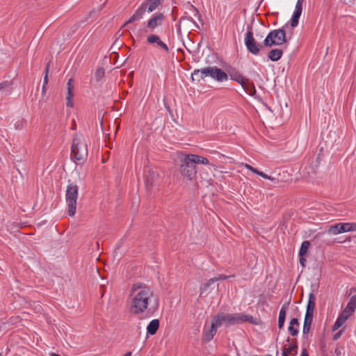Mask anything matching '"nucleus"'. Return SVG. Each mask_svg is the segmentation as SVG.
I'll list each match as a JSON object with an SVG mask.
<instances>
[{"mask_svg": "<svg viewBox=\"0 0 356 356\" xmlns=\"http://www.w3.org/2000/svg\"><path fill=\"white\" fill-rule=\"evenodd\" d=\"M154 293L150 288H145L143 291H138L132 298L130 307V312L134 315H138L147 311L149 316L156 312L159 306L158 297L155 296L154 304L148 307L151 298Z\"/></svg>", "mask_w": 356, "mask_h": 356, "instance_id": "f257e3e1", "label": "nucleus"}, {"mask_svg": "<svg viewBox=\"0 0 356 356\" xmlns=\"http://www.w3.org/2000/svg\"><path fill=\"white\" fill-rule=\"evenodd\" d=\"M72 156L79 162H83L88 156L87 144L81 134L76 133L73 136L72 147Z\"/></svg>", "mask_w": 356, "mask_h": 356, "instance_id": "f03ea898", "label": "nucleus"}, {"mask_svg": "<svg viewBox=\"0 0 356 356\" xmlns=\"http://www.w3.org/2000/svg\"><path fill=\"white\" fill-rule=\"evenodd\" d=\"M179 172L181 175L190 181H194L197 178V165L191 154L185 155L180 159Z\"/></svg>", "mask_w": 356, "mask_h": 356, "instance_id": "7ed1b4c3", "label": "nucleus"}, {"mask_svg": "<svg viewBox=\"0 0 356 356\" xmlns=\"http://www.w3.org/2000/svg\"><path fill=\"white\" fill-rule=\"evenodd\" d=\"M226 313L220 312L215 316H213L211 326L209 330H203V341L209 342L211 341L217 332L218 327H220L223 323H226Z\"/></svg>", "mask_w": 356, "mask_h": 356, "instance_id": "20e7f679", "label": "nucleus"}, {"mask_svg": "<svg viewBox=\"0 0 356 356\" xmlns=\"http://www.w3.org/2000/svg\"><path fill=\"white\" fill-rule=\"evenodd\" d=\"M287 40L286 31L283 27L270 31L264 40V45L271 47L274 45H281L286 43Z\"/></svg>", "mask_w": 356, "mask_h": 356, "instance_id": "39448f33", "label": "nucleus"}, {"mask_svg": "<svg viewBox=\"0 0 356 356\" xmlns=\"http://www.w3.org/2000/svg\"><path fill=\"white\" fill-rule=\"evenodd\" d=\"M78 191L79 186L74 183L69 184L66 188V201L68 203L67 213L70 216H73L76 213Z\"/></svg>", "mask_w": 356, "mask_h": 356, "instance_id": "423d86ee", "label": "nucleus"}, {"mask_svg": "<svg viewBox=\"0 0 356 356\" xmlns=\"http://www.w3.org/2000/svg\"><path fill=\"white\" fill-rule=\"evenodd\" d=\"M244 42L248 52L253 55H258L260 51L265 47L264 44H259L255 40L252 24L248 25Z\"/></svg>", "mask_w": 356, "mask_h": 356, "instance_id": "0eeeda50", "label": "nucleus"}, {"mask_svg": "<svg viewBox=\"0 0 356 356\" xmlns=\"http://www.w3.org/2000/svg\"><path fill=\"white\" fill-rule=\"evenodd\" d=\"M226 323L228 325H236L241 324L245 322H249L252 325H258L259 323V319L254 318L251 315L245 314L243 313L239 314H226L225 318Z\"/></svg>", "mask_w": 356, "mask_h": 356, "instance_id": "6e6552de", "label": "nucleus"}, {"mask_svg": "<svg viewBox=\"0 0 356 356\" xmlns=\"http://www.w3.org/2000/svg\"><path fill=\"white\" fill-rule=\"evenodd\" d=\"M145 177V186L147 190H151L160 180L159 173L156 168L145 167L144 169Z\"/></svg>", "mask_w": 356, "mask_h": 356, "instance_id": "1a4fd4ad", "label": "nucleus"}, {"mask_svg": "<svg viewBox=\"0 0 356 356\" xmlns=\"http://www.w3.org/2000/svg\"><path fill=\"white\" fill-rule=\"evenodd\" d=\"M327 234H338L356 231V222H338L326 227Z\"/></svg>", "mask_w": 356, "mask_h": 356, "instance_id": "9d476101", "label": "nucleus"}, {"mask_svg": "<svg viewBox=\"0 0 356 356\" xmlns=\"http://www.w3.org/2000/svg\"><path fill=\"white\" fill-rule=\"evenodd\" d=\"M201 73H202L205 77L211 76L218 81H223L228 79L227 74L216 66L202 68Z\"/></svg>", "mask_w": 356, "mask_h": 356, "instance_id": "9b49d317", "label": "nucleus"}, {"mask_svg": "<svg viewBox=\"0 0 356 356\" xmlns=\"http://www.w3.org/2000/svg\"><path fill=\"white\" fill-rule=\"evenodd\" d=\"M319 156L315 159H312L310 163L305 167L302 171L303 177L309 181L314 179L317 174V170L319 167Z\"/></svg>", "mask_w": 356, "mask_h": 356, "instance_id": "f8f14e48", "label": "nucleus"}, {"mask_svg": "<svg viewBox=\"0 0 356 356\" xmlns=\"http://www.w3.org/2000/svg\"><path fill=\"white\" fill-rule=\"evenodd\" d=\"M165 19V16L163 13H159L153 15L151 18L147 22V28L152 31L159 26H161L163 24V22Z\"/></svg>", "mask_w": 356, "mask_h": 356, "instance_id": "ddd939ff", "label": "nucleus"}, {"mask_svg": "<svg viewBox=\"0 0 356 356\" xmlns=\"http://www.w3.org/2000/svg\"><path fill=\"white\" fill-rule=\"evenodd\" d=\"M145 11H147L146 4L142 3L135 11L134 14L124 24L123 26H125L128 24L132 23L135 21L140 20L143 17Z\"/></svg>", "mask_w": 356, "mask_h": 356, "instance_id": "4468645a", "label": "nucleus"}, {"mask_svg": "<svg viewBox=\"0 0 356 356\" xmlns=\"http://www.w3.org/2000/svg\"><path fill=\"white\" fill-rule=\"evenodd\" d=\"M147 42L149 44H156L157 46L160 47L162 49H163L166 53L169 52V48L168 45L164 43L159 36L155 34H150L147 38Z\"/></svg>", "mask_w": 356, "mask_h": 356, "instance_id": "2eb2a0df", "label": "nucleus"}, {"mask_svg": "<svg viewBox=\"0 0 356 356\" xmlns=\"http://www.w3.org/2000/svg\"><path fill=\"white\" fill-rule=\"evenodd\" d=\"M227 74L228 76H229L231 80L237 82L240 85H243V83H244L245 77H244L235 68L231 67V68L228 69Z\"/></svg>", "mask_w": 356, "mask_h": 356, "instance_id": "dca6fc26", "label": "nucleus"}, {"mask_svg": "<svg viewBox=\"0 0 356 356\" xmlns=\"http://www.w3.org/2000/svg\"><path fill=\"white\" fill-rule=\"evenodd\" d=\"M314 290L312 289V291L309 294V299L306 307V313L305 314L312 315L314 316V311L316 306V297L314 296Z\"/></svg>", "mask_w": 356, "mask_h": 356, "instance_id": "f3484780", "label": "nucleus"}, {"mask_svg": "<svg viewBox=\"0 0 356 356\" xmlns=\"http://www.w3.org/2000/svg\"><path fill=\"white\" fill-rule=\"evenodd\" d=\"M313 316L312 315L305 314L304 319V324L302 328L303 338H307V334L309 332L311 325L312 324Z\"/></svg>", "mask_w": 356, "mask_h": 356, "instance_id": "a211bd4d", "label": "nucleus"}, {"mask_svg": "<svg viewBox=\"0 0 356 356\" xmlns=\"http://www.w3.org/2000/svg\"><path fill=\"white\" fill-rule=\"evenodd\" d=\"M244 90L251 96H254L256 94V88L254 84L249 79L245 78L244 83L241 85Z\"/></svg>", "mask_w": 356, "mask_h": 356, "instance_id": "6ab92c4d", "label": "nucleus"}, {"mask_svg": "<svg viewBox=\"0 0 356 356\" xmlns=\"http://www.w3.org/2000/svg\"><path fill=\"white\" fill-rule=\"evenodd\" d=\"M163 0H145L142 3H145L148 13L155 10L159 6L162 5Z\"/></svg>", "mask_w": 356, "mask_h": 356, "instance_id": "aec40b11", "label": "nucleus"}, {"mask_svg": "<svg viewBox=\"0 0 356 356\" xmlns=\"http://www.w3.org/2000/svg\"><path fill=\"white\" fill-rule=\"evenodd\" d=\"M159 320L154 319L149 322L147 326V332L148 334L154 335L159 328Z\"/></svg>", "mask_w": 356, "mask_h": 356, "instance_id": "412c9836", "label": "nucleus"}, {"mask_svg": "<svg viewBox=\"0 0 356 356\" xmlns=\"http://www.w3.org/2000/svg\"><path fill=\"white\" fill-rule=\"evenodd\" d=\"M283 54V51L280 49H273L268 54V58L272 61L279 60Z\"/></svg>", "mask_w": 356, "mask_h": 356, "instance_id": "4be33fe9", "label": "nucleus"}, {"mask_svg": "<svg viewBox=\"0 0 356 356\" xmlns=\"http://www.w3.org/2000/svg\"><path fill=\"white\" fill-rule=\"evenodd\" d=\"M326 234H327V231L325 232H319L315 236L314 238L321 240L327 245H330L334 243L335 242H338V243L343 242V241H337L336 239H334V240L325 239V236L326 235Z\"/></svg>", "mask_w": 356, "mask_h": 356, "instance_id": "5701e85b", "label": "nucleus"}, {"mask_svg": "<svg viewBox=\"0 0 356 356\" xmlns=\"http://www.w3.org/2000/svg\"><path fill=\"white\" fill-rule=\"evenodd\" d=\"M311 247V243L309 241H304L299 250V256H308L309 255V249Z\"/></svg>", "mask_w": 356, "mask_h": 356, "instance_id": "b1692460", "label": "nucleus"}, {"mask_svg": "<svg viewBox=\"0 0 356 356\" xmlns=\"http://www.w3.org/2000/svg\"><path fill=\"white\" fill-rule=\"evenodd\" d=\"M201 70H195L193 74H191V79L193 81H197V82L200 81L202 79L205 78V76L201 73Z\"/></svg>", "mask_w": 356, "mask_h": 356, "instance_id": "393cba45", "label": "nucleus"}, {"mask_svg": "<svg viewBox=\"0 0 356 356\" xmlns=\"http://www.w3.org/2000/svg\"><path fill=\"white\" fill-rule=\"evenodd\" d=\"M191 157L194 159L196 165L199 163L208 164L209 163V160L207 158L203 157L202 156L191 154Z\"/></svg>", "mask_w": 356, "mask_h": 356, "instance_id": "a878e982", "label": "nucleus"}, {"mask_svg": "<svg viewBox=\"0 0 356 356\" xmlns=\"http://www.w3.org/2000/svg\"><path fill=\"white\" fill-rule=\"evenodd\" d=\"M343 319V316H339L334 324L332 325V330L335 331L338 330L339 327H341L343 325V324L346 322L345 320Z\"/></svg>", "mask_w": 356, "mask_h": 356, "instance_id": "bb28decb", "label": "nucleus"}, {"mask_svg": "<svg viewBox=\"0 0 356 356\" xmlns=\"http://www.w3.org/2000/svg\"><path fill=\"white\" fill-rule=\"evenodd\" d=\"M105 74V70L104 68L102 67H99L95 72V78L97 81H100L102 79L104 76Z\"/></svg>", "mask_w": 356, "mask_h": 356, "instance_id": "cd10ccee", "label": "nucleus"}, {"mask_svg": "<svg viewBox=\"0 0 356 356\" xmlns=\"http://www.w3.org/2000/svg\"><path fill=\"white\" fill-rule=\"evenodd\" d=\"M145 288H149V286H146L143 283L138 282L136 284H134L131 287V292L132 293H137L139 291H143L145 289Z\"/></svg>", "mask_w": 356, "mask_h": 356, "instance_id": "c85d7f7f", "label": "nucleus"}, {"mask_svg": "<svg viewBox=\"0 0 356 356\" xmlns=\"http://www.w3.org/2000/svg\"><path fill=\"white\" fill-rule=\"evenodd\" d=\"M286 316V313H284L283 312H280L279 316H278V328L280 330H282L284 327Z\"/></svg>", "mask_w": 356, "mask_h": 356, "instance_id": "c756f323", "label": "nucleus"}, {"mask_svg": "<svg viewBox=\"0 0 356 356\" xmlns=\"http://www.w3.org/2000/svg\"><path fill=\"white\" fill-rule=\"evenodd\" d=\"M300 15V14H297L296 13H293L292 17L290 19V24L292 27L294 28L298 26Z\"/></svg>", "mask_w": 356, "mask_h": 356, "instance_id": "7c9ffc66", "label": "nucleus"}, {"mask_svg": "<svg viewBox=\"0 0 356 356\" xmlns=\"http://www.w3.org/2000/svg\"><path fill=\"white\" fill-rule=\"evenodd\" d=\"M214 282H215V280L213 277V278L209 279L205 284H204L203 286H201V288H200L201 293H200V296H202V295L203 294V292L204 291H207V289L210 286V285L211 284H213Z\"/></svg>", "mask_w": 356, "mask_h": 356, "instance_id": "2f4dec72", "label": "nucleus"}, {"mask_svg": "<svg viewBox=\"0 0 356 356\" xmlns=\"http://www.w3.org/2000/svg\"><path fill=\"white\" fill-rule=\"evenodd\" d=\"M49 67H50V62L47 63L46 67H45V70H44V75L43 84H42V86H46L48 84V81H49L48 74H49Z\"/></svg>", "mask_w": 356, "mask_h": 356, "instance_id": "473e14b6", "label": "nucleus"}, {"mask_svg": "<svg viewBox=\"0 0 356 356\" xmlns=\"http://www.w3.org/2000/svg\"><path fill=\"white\" fill-rule=\"evenodd\" d=\"M257 175L266 179H269V180L273 181L275 184H277L279 181L277 179H276L275 177H272L260 170L259 171Z\"/></svg>", "mask_w": 356, "mask_h": 356, "instance_id": "72a5a7b5", "label": "nucleus"}, {"mask_svg": "<svg viewBox=\"0 0 356 356\" xmlns=\"http://www.w3.org/2000/svg\"><path fill=\"white\" fill-rule=\"evenodd\" d=\"M184 20H188V21L193 22L194 24V25L195 26V27H197V29H200L199 25L194 21V19L191 17H190V16H182L179 19V24H181V22H183Z\"/></svg>", "mask_w": 356, "mask_h": 356, "instance_id": "f704fd0d", "label": "nucleus"}, {"mask_svg": "<svg viewBox=\"0 0 356 356\" xmlns=\"http://www.w3.org/2000/svg\"><path fill=\"white\" fill-rule=\"evenodd\" d=\"M184 20H188V21L193 22L194 24V25L195 26V27H197V29H200L199 25L194 21V19L191 17H190V16H182L179 19V24H181V22H183Z\"/></svg>", "mask_w": 356, "mask_h": 356, "instance_id": "c9c22d12", "label": "nucleus"}, {"mask_svg": "<svg viewBox=\"0 0 356 356\" xmlns=\"http://www.w3.org/2000/svg\"><path fill=\"white\" fill-rule=\"evenodd\" d=\"M288 331H289V332L290 333V334L292 337L297 336L298 334V332H299V330H298V327H293V326H289L288 327Z\"/></svg>", "mask_w": 356, "mask_h": 356, "instance_id": "e433bc0d", "label": "nucleus"}, {"mask_svg": "<svg viewBox=\"0 0 356 356\" xmlns=\"http://www.w3.org/2000/svg\"><path fill=\"white\" fill-rule=\"evenodd\" d=\"M353 291H355L356 292V288H352L350 289V293L353 292ZM348 303L353 306H354L355 307H356V294L353 296L351 298H350V301L348 302Z\"/></svg>", "mask_w": 356, "mask_h": 356, "instance_id": "4c0bfd02", "label": "nucleus"}, {"mask_svg": "<svg viewBox=\"0 0 356 356\" xmlns=\"http://www.w3.org/2000/svg\"><path fill=\"white\" fill-rule=\"evenodd\" d=\"M302 11V3H300V2L297 1L296 5V8H295V10L293 13L301 15Z\"/></svg>", "mask_w": 356, "mask_h": 356, "instance_id": "58836bf2", "label": "nucleus"}, {"mask_svg": "<svg viewBox=\"0 0 356 356\" xmlns=\"http://www.w3.org/2000/svg\"><path fill=\"white\" fill-rule=\"evenodd\" d=\"M288 349L290 353L293 351L294 352L293 355L296 356L298 353V344L289 343Z\"/></svg>", "mask_w": 356, "mask_h": 356, "instance_id": "ea45409f", "label": "nucleus"}, {"mask_svg": "<svg viewBox=\"0 0 356 356\" xmlns=\"http://www.w3.org/2000/svg\"><path fill=\"white\" fill-rule=\"evenodd\" d=\"M191 8L195 13V16H196L199 20L202 22V15H201L200 11L198 10V9L192 4L191 5Z\"/></svg>", "mask_w": 356, "mask_h": 356, "instance_id": "a19ab883", "label": "nucleus"}, {"mask_svg": "<svg viewBox=\"0 0 356 356\" xmlns=\"http://www.w3.org/2000/svg\"><path fill=\"white\" fill-rule=\"evenodd\" d=\"M234 277V275H232L229 276L225 275H219L218 277H213L215 282L219 281V280H227L229 277Z\"/></svg>", "mask_w": 356, "mask_h": 356, "instance_id": "79ce46f5", "label": "nucleus"}, {"mask_svg": "<svg viewBox=\"0 0 356 356\" xmlns=\"http://www.w3.org/2000/svg\"><path fill=\"white\" fill-rule=\"evenodd\" d=\"M299 325H300V323H299L298 318H293L291 319L290 323H289V326H293V327L296 326V327H298L299 326Z\"/></svg>", "mask_w": 356, "mask_h": 356, "instance_id": "37998d69", "label": "nucleus"}, {"mask_svg": "<svg viewBox=\"0 0 356 356\" xmlns=\"http://www.w3.org/2000/svg\"><path fill=\"white\" fill-rule=\"evenodd\" d=\"M356 309V307H355L354 306L350 305L349 303H348L346 307L345 308V310L349 313V314H351L355 312V310Z\"/></svg>", "mask_w": 356, "mask_h": 356, "instance_id": "c03bdc74", "label": "nucleus"}, {"mask_svg": "<svg viewBox=\"0 0 356 356\" xmlns=\"http://www.w3.org/2000/svg\"><path fill=\"white\" fill-rule=\"evenodd\" d=\"M290 302H291V298H289V300L282 305L280 312H283L284 313H286V311L289 309V306L290 305Z\"/></svg>", "mask_w": 356, "mask_h": 356, "instance_id": "a18cd8bd", "label": "nucleus"}, {"mask_svg": "<svg viewBox=\"0 0 356 356\" xmlns=\"http://www.w3.org/2000/svg\"><path fill=\"white\" fill-rule=\"evenodd\" d=\"M306 257L307 256H299V261H300V265L305 268V266H306V262H307V259H306Z\"/></svg>", "mask_w": 356, "mask_h": 356, "instance_id": "49530a36", "label": "nucleus"}, {"mask_svg": "<svg viewBox=\"0 0 356 356\" xmlns=\"http://www.w3.org/2000/svg\"><path fill=\"white\" fill-rule=\"evenodd\" d=\"M344 331V329H341L339 331H338L333 336V340L337 341L339 339L341 336L342 335L343 332Z\"/></svg>", "mask_w": 356, "mask_h": 356, "instance_id": "de8ad7c7", "label": "nucleus"}, {"mask_svg": "<svg viewBox=\"0 0 356 356\" xmlns=\"http://www.w3.org/2000/svg\"><path fill=\"white\" fill-rule=\"evenodd\" d=\"M350 315H351V314H349V313H348V312L345 310V309H344L339 316H343V317H344V319H343V320H345V321H346L348 319V318L350 317Z\"/></svg>", "mask_w": 356, "mask_h": 356, "instance_id": "09e8293b", "label": "nucleus"}, {"mask_svg": "<svg viewBox=\"0 0 356 356\" xmlns=\"http://www.w3.org/2000/svg\"><path fill=\"white\" fill-rule=\"evenodd\" d=\"M177 7L174 6L172 9V18L173 21H175L177 19V15L176 13L177 12Z\"/></svg>", "mask_w": 356, "mask_h": 356, "instance_id": "8fccbe9b", "label": "nucleus"}, {"mask_svg": "<svg viewBox=\"0 0 356 356\" xmlns=\"http://www.w3.org/2000/svg\"><path fill=\"white\" fill-rule=\"evenodd\" d=\"M246 168L250 170L251 172H254V174L257 175L258 172H259V170H257V168L248 165V164H246L245 165Z\"/></svg>", "mask_w": 356, "mask_h": 356, "instance_id": "3c124183", "label": "nucleus"}, {"mask_svg": "<svg viewBox=\"0 0 356 356\" xmlns=\"http://www.w3.org/2000/svg\"><path fill=\"white\" fill-rule=\"evenodd\" d=\"M10 86V84L8 81H3L2 83H0V90L8 88Z\"/></svg>", "mask_w": 356, "mask_h": 356, "instance_id": "603ef678", "label": "nucleus"}, {"mask_svg": "<svg viewBox=\"0 0 356 356\" xmlns=\"http://www.w3.org/2000/svg\"><path fill=\"white\" fill-rule=\"evenodd\" d=\"M72 98L73 97H66V99H67L66 105H67V106H68V107H72L73 106Z\"/></svg>", "mask_w": 356, "mask_h": 356, "instance_id": "864d4df0", "label": "nucleus"}, {"mask_svg": "<svg viewBox=\"0 0 356 356\" xmlns=\"http://www.w3.org/2000/svg\"><path fill=\"white\" fill-rule=\"evenodd\" d=\"M290 353H291L289 352L288 348H284L282 349V356H289Z\"/></svg>", "mask_w": 356, "mask_h": 356, "instance_id": "5fc2aeb1", "label": "nucleus"}, {"mask_svg": "<svg viewBox=\"0 0 356 356\" xmlns=\"http://www.w3.org/2000/svg\"><path fill=\"white\" fill-rule=\"evenodd\" d=\"M67 97H74L73 90H72L71 88H67Z\"/></svg>", "mask_w": 356, "mask_h": 356, "instance_id": "6e6d98bb", "label": "nucleus"}, {"mask_svg": "<svg viewBox=\"0 0 356 356\" xmlns=\"http://www.w3.org/2000/svg\"><path fill=\"white\" fill-rule=\"evenodd\" d=\"M300 356H309L306 348H302Z\"/></svg>", "mask_w": 356, "mask_h": 356, "instance_id": "4d7b16f0", "label": "nucleus"}, {"mask_svg": "<svg viewBox=\"0 0 356 356\" xmlns=\"http://www.w3.org/2000/svg\"><path fill=\"white\" fill-rule=\"evenodd\" d=\"M286 341L287 342H290L291 341V339H290L289 337L287 338ZM290 343H291V344H298L297 339H291V342Z\"/></svg>", "mask_w": 356, "mask_h": 356, "instance_id": "13d9d810", "label": "nucleus"}, {"mask_svg": "<svg viewBox=\"0 0 356 356\" xmlns=\"http://www.w3.org/2000/svg\"><path fill=\"white\" fill-rule=\"evenodd\" d=\"M72 81H73V80H72V79H69V81H68V82H67V88H72V90H73V89H74V86H73V85L71 83Z\"/></svg>", "mask_w": 356, "mask_h": 356, "instance_id": "bf43d9fd", "label": "nucleus"}, {"mask_svg": "<svg viewBox=\"0 0 356 356\" xmlns=\"http://www.w3.org/2000/svg\"><path fill=\"white\" fill-rule=\"evenodd\" d=\"M164 105H165V107L167 109V111L171 114L172 111H171L170 106L166 103H164Z\"/></svg>", "mask_w": 356, "mask_h": 356, "instance_id": "052dcab7", "label": "nucleus"}, {"mask_svg": "<svg viewBox=\"0 0 356 356\" xmlns=\"http://www.w3.org/2000/svg\"><path fill=\"white\" fill-rule=\"evenodd\" d=\"M46 90H47L46 86H42V95H44L46 92Z\"/></svg>", "mask_w": 356, "mask_h": 356, "instance_id": "680f3d73", "label": "nucleus"}, {"mask_svg": "<svg viewBox=\"0 0 356 356\" xmlns=\"http://www.w3.org/2000/svg\"><path fill=\"white\" fill-rule=\"evenodd\" d=\"M50 356H60V355L56 353H50Z\"/></svg>", "mask_w": 356, "mask_h": 356, "instance_id": "e2e57ef3", "label": "nucleus"}, {"mask_svg": "<svg viewBox=\"0 0 356 356\" xmlns=\"http://www.w3.org/2000/svg\"><path fill=\"white\" fill-rule=\"evenodd\" d=\"M123 356H131V352L129 351L126 353Z\"/></svg>", "mask_w": 356, "mask_h": 356, "instance_id": "0e129e2a", "label": "nucleus"}, {"mask_svg": "<svg viewBox=\"0 0 356 356\" xmlns=\"http://www.w3.org/2000/svg\"><path fill=\"white\" fill-rule=\"evenodd\" d=\"M180 24H179V22L177 24L178 31H180V29H181V25Z\"/></svg>", "mask_w": 356, "mask_h": 356, "instance_id": "69168bd1", "label": "nucleus"}, {"mask_svg": "<svg viewBox=\"0 0 356 356\" xmlns=\"http://www.w3.org/2000/svg\"><path fill=\"white\" fill-rule=\"evenodd\" d=\"M72 129H76V124H75V122L74 121V125L72 126Z\"/></svg>", "mask_w": 356, "mask_h": 356, "instance_id": "338daca9", "label": "nucleus"}, {"mask_svg": "<svg viewBox=\"0 0 356 356\" xmlns=\"http://www.w3.org/2000/svg\"><path fill=\"white\" fill-rule=\"evenodd\" d=\"M101 126H102V127H103V117H102V119H101Z\"/></svg>", "mask_w": 356, "mask_h": 356, "instance_id": "774afa93", "label": "nucleus"}]
</instances>
